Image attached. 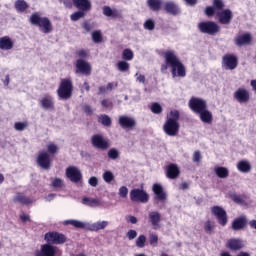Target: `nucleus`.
Wrapping results in <instances>:
<instances>
[{
	"label": "nucleus",
	"mask_w": 256,
	"mask_h": 256,
	"mask_svg": "<svg viewBox=\"0 0 256 256\" xmlns=\"http://www.w3.org/2000/svg\"><path fill=\"white\" fill-rule=\"evenodd\" d=\"M99 123H101L105 127H111V118L107 115H101L99 117Z\"/></svg>",
	"instance_id": "46"
},
{
	"label": "nucleus",
	"mask_w": 256,
	"mask_h": 256,
	"mask_svg": "<svg viewBox=\"0 0 256 256\" xmlns=\"http://www.w3.org/2000/svg\"><path fill=\"white\" fill-rule=\"evenodd\" d=\"M198 29L206 35H217L221 31V27L214 21H204L198 24Z\"/></svg>",
	"instance_id": "5"
},
{
	"label": "nucleus",
	"mask_w": 256,
	"mask_h": 256,
	"mask_svg": "<svg viewBox=\"0 0 256 256\" xmlns=\"http://www.w3.org/2000/svg\"><path fill=\"white\" fill-rule=\"evenodd\" d=\"M36 161L37 165H39L41 169H44L45 171H49V169H51L52 159L49 153H47V151H40L37 155Z\"/></svg>",
	"instance_id": "7"
},
{
	"label": "nucleus",
	"mask_w": 256,
	"mask_h": 256,
	"mask_svg": "<svg viewBox=\"0 0 256 256\" xmlns=\"http://www.w3.org/2000/svg\"><path fill=\"white\" fill-rule=\"evenodd\" d=\"M102 11H103V15H105V17H116L117 16V10H113L109 6H104L102 8Z\"/></svg>",
	"instance_id": "42"
},
{
	"label": "nucleus",
	"mask_w": 256,
	"mask_h": 256,
	"mask_svg": "<svg viewBox=\"0 0 256 256\" xmlns=\"http://www.w3.org/2000/svg\"><path fill=\"white\" fill-rule=\"evenodd\" d=\"M237 65H239V60L237 56L233 54H226L222 58V67L227 71H233V69H237Z\"/></svg>",
	"instance_id": "9"
},
{
	"label": "nucleus",
	"mask_w": 256,
	"mask_h": 256,
	"mask_svg": "<svg viewBox=\"0 0 256 256\" xmlns=\"http://www.w3.org/2000/svg\"><path fill=\"white\" fill-rule=\"evenodd\" d=\"M29 127V122L24 121V122H16L14 124V129L15 131H25Z\"/></svg>",
	"instance_id": "44"
},
{
	"label": "nucleus",
	"mask_w": 256,
	"mask_h": 256,
	"mask_svg": "<svg viewBox=\"0 0 256 256\" xmlns=\"http://www.w3.org/2000/svg\"><path fill=\"white\" fill-rule=\"evenodd\" d=\"M214 171L217 175V177H219V179H227L229 177V169L225 168V167H215Z\"/></svg>",
	"instance_id": "36"
},
{
	"label": "nucleus",
	"mask_w": 256,
	"mask_h": 256,
	"mask_svg": "<svg viewBox=\"0 0 256 256\" xmlns=\"http://www.w3.org/2000/svg\"><path fill=\"white\" fill-rule=\"evenodd\" d=\"M200 121L202 123H206V125H211L213 123V113L209 111L208 108L204 109V111L198 113Z\"/></svg>",
	"instance_id": "28"
},
{
	"label": "nucleus",
	"mask_w": 256,
	"mask_h": 256,
	"mask_svg": "<svg viewBox=\"0 0 256 256\" xmlns=\"http://www.w3.org/2000/svg\"><path fill=\"white\" fill-rule=\"evenodd\" d=\"M236 168L237 171H239V173H251V162H249L248 160H240L238 161V163L236 164Z\"/></svg>",
	"instance_id": "29"
},
{
	"label": "nucleus",
	"mask_w": 256,
	"mask_h": 256,
	"mask_svg": "<svg viewBox=\"0 0 256 256\" xmlns=\"http://www.w3.org/2000/svg\"><path fill=\"white\" fill-rule=\"evenodd\" d=\"M14 201H17L18 203H22V205H31L32 203H35V198H29L25 195L18 193L14 197Z\"/></svg>",
	"instance_id": "33"
},
{
	"label": "nucleus",
	"mask_w": 256,
	"mask_h": 256,
	"mask_svg": "<svg viewBox=\"0 0 256 256\" xmlns=\"http://www.w3.org/2000/svg\"><path fill=\"white\" fill-rule=\"evenodd\" d=\"M163 9L166 11V13H170V15H178V13H181L179 6L173 1L165 2Z\"/></svg>",
	"instance_id": "24"
},
{
	"label": "nucleus",
	"mask_w": 256,
	"mask_h": 256,
	"mask_svg": "<svg viewBox=\"0 0 256 256\" xmlns=\"http://www.w3.org/2000/svg\"><path fill=\"white\" fill-rule=\"evenodd\" d=\"M146 242H147V237H145V235H140L136 239V247H138L139 249H143V247H145Z\"/></svg>",
	"instance_id": "47"
},
{
	"label": "nucleus",
	"mask_w": 256,
	"mask_h": 256,
	"mask_svg": "<svg viewBox=\"0 0 256 256\" xmlns=\"http://www.w3.org/2000/svg\"><path fill=\"white\" fill-rule=\"evenodd\" d=\"M44 239L52 245H62L67 241V237L59 232H48L45 234Z\"/></svg>",
	"instance_id": "8"
},
{
	"label": "nucleus",
	"mask_w": 256,
	"mask_h": 256,
	"mask_svg": "<svg viewBox=\"0 0 256 256\" xmlns=\"http://www.w3.org/2000/svg\"><path fill=\"white\" fill-rule=\"evenodd\" d=\"M118 195L122 198L125 199L127 195H129V189L126 186H122L119 188Z\"/></svg>",
	"instance_id": "51"
},
{
	"label": "nucleus",
	"mask_w": 256,
	"mask_h": 256,
	"mask_svg": "<svg viewBox=\"0 0 256 256\" xmlns=\"http://www.w3.org/2000/svg\"><path fill=\"white\" fill-rule=\"evenodd\" d=\"M66 177L70 179L72 183H79L83 175L81 174V170H79L77 167L70 166L66 169Z\"/></svg>",
	"instance_id": "14"
},
{
	"label": "nucleus",
	"mask_w": 256,
	"mask_h": 256,
	"mask_svg": "<svg viewBox=\"0 0 256 256\" xmlns=\"http://www.w3.org/2000/svg\"><path fill=\"white\" fill-rule=\"evenodd\" d=\"M126 237H128L129 241H133V239L137 237V231L129 230L126 234Z\"/></svg>",
	"instance_id": "55"
},
{
	"label": "nucleus",
	"mask_w": 256,
	"mask_h": 256,
	"mask_svg": "<svg viewBox=\"0 0 256 256\" xmlns=\"http://www.w3.org/2000/svg\"><path fill=\"white\" fill-rule=\"evenodd\" d=\"M52 186L56 189L63 187V180H61L60 178H55L54 180H52Z\"/></svg>",
	"instance_id": "53"
},
{
	"label": "nucleus",
	"mask_w": 256,
	"mask_h": 256,
	"mask_svg": "<svg viewBox=\"0 0 256 256\" xmlns=\"http://www.w3.org/2000/svg\"><path fill=\"white\" fill-rule=\"evenodd\" d=\"M164 63L161 65L160 71L163 75H167L170 73L172 75V79H183V77H187V68L185 64L181 62L177 53L173 50H167L163 53Z\"/></svg>",
	"instance_id": "1"
},
{
	"label": "nucleus",
	"mask_w": 256,
	"mask_h": 256,
	"mask_svg": "<svg viewBox=\"0 0 256 256\" xmlns=\"http://www.w3.org/2000/svg\"><path fill=\"white\" fill-rule=\"evenodd\" d=\"M159 241V236L157 234H150V244L153 245Z\"/></svg>",
	"instance_id": "60"
},
{
	"label": "nucleus",
	"mask_w": 256,
	"mask_h": 256,
	"mask_svg": "<svg viewBox=\"0 0 256 256\" xmlns=\"http://www.w3.org/2000/svg\"><path fill=\"white\" fill-rule=\"evenodd\" d=\"M246 223H247V219L245 217L242 216L240 218H237L232 223V229L234 231H239L243 229V227H245Z\"/></svg>",
	"instance_id": "35"
},
{
	"label": "nucleus",
	"mask_w": 256,
	"mask_h": 256,
	"mask_svg": "<svg viewBox=\"0 0 256 256\" xmlns=\"http://www.w3.org/2000/svg\"><path fill=\"white\" fill-rule=\"evenodd\" d=\"M20 219L23 221V223H27V221H29V214H22Z\"/></svg>",
	"instance_id": "64"
},
{
	"label": "nucleus",
	"mask_w": 256,
	"mask_h": 256,
	"mask_svg": "<svg viewBox=\"0 0 256 256\" xmlns=\"http://www.w3.org/2000/svg\"><path fill=\"white\" fill-rule=\"evenodd\" d=\"M30 23L37 25L42 33H51L53 31V25L47 17H41L38 13H34L30 16Z\"/></svg>",
	"instance_id": "3"
},
{
	"label": "nucleus",
	"mask_w": 256,
	"mask_h": 256,
	"mask_svg": "<svg viewBox=\"0 0 256 256\" xmlns=\"http://www.w3.org/2000/svg\"><path fill=\"white\" fill-rule=\"evenodd\" d=\"M126 220H127L129 223H132V225L137 224V217H135V216H127V217H126Z\"/></svg>",
	"instance_id": "61"
},
{
	"label": "nucleus",
	"mask_w": 256,
	"mask_h": 256,
	"mask_svg": "<svg viewBox=\"0 0 256 256\" xmlns=\"http://www.w3.org/2000/svg\"><path fill=\"white\" fill-rule=\"evenodd\" d=\"M192 160L194 163H199L201 161V152L195 151Z\"/></svg>",
	"instance_id": "57"
},
{
	"label": "nucleus",
	"mask_w": 256,
	"mask_h": 256,
	"mask_svg": "<svg viewBox=\"0 0 256 256\" xmlns=\"http://www.w3.org/2000/svg\"><path fill=\"white\" fill-rule=\"evenodd\" d=\"M251 41H252V38H251V34L249 33L238 35L234 39V42L238 47H243V45H249Z\"/></svg>",
	"instance_id": "26"
},
{
	"label": "nucleus",
	"mask_w": 256,
	"mask_h": 256,
	"mask_svg": "<svg viewBox=\"0 0 256 256\" xmlns=\"http://www.w3.org/2000/svg\"><path fill=\"white\" fill-rule=\"evenodd\" d=\"M39 103L44 111H53L55 109V98L49 94L42 96Z\"/></svg>",
	"instance_id": "15"
},
{
	"label": "nucleus",
	"mask_w": 256,
	"mask_h": 256,
	"mask_svg": "<svg viewBox=\"0 0 256 256\" xmlns=\"http://www.w3.org/2000/svg\"><path fill=\"white\" fill-rule=\"evenodd\" d=\"M227 247L231 251H239V249H243V247H245V244L242 240L233 238L228 240Z\"/></svg>",
	"instance_id": "30"
},
{
	"label": "nucleus",
	"mask_w": 256,
	"mask_h": 256,
	"mask_svg": "<svg viewBox=\"0 0 256 256\" xmlns=\"http://www.w3.org/2000/svg\"><path fill=\"white\" fill-rule=\"evenodd\" d=\"M57 255V247L51 244H43L40 250L35 252V256H55Z\"/></svg>",
	"instance_id": "16"
},
{
	"label": "nucleus",
	"mask_w": 256,
	"mask_h": 256,
	"mask_svg": "<svg viewBox=\"0 0 256 256\" xmlns=\"http://www.w3.org/2000/svg\"><path fill=\"white\" fill-rule=\"evenodd\" d=\"M92 41L94 43H102L103 42V33L100 30H95L91 34Z\"/></svg>",
	"instance_id": "40"
},
{
	"label": "nucleus",
	"mask_w": 256,
	"mask_h": 256,
	"mask_svg": "<svg viewBox=\"0 0 256 256\" xmlns=\"http://www.w3.org/2000/svg\"><path fill=\"white\" fill-rule=\"evenodd\" d=\"M46 153L51 157V155H56V153H59V146L53 142H50L46 145Z\"/></svg>",
	"instance_id": "37"
},
{
	"label": "nucleus",
	"mask_w": 256,
	"mask_h": 256,
	"mask_svg": "<svg viewBox=\"0 0 256 256\" xmlns=\"http://www.w3.org/2000/svg\"><path fill=\"white\" fill-rule=\"evenodd\" d=\"M204 229H205V231H207V233H211V231H213V222H211L210 220H208V221L204 224Z\"/></svg>",
	"instance_id": "56"
},
{
	"label": "nucleus",
	"mask_w": 256,
	"mask_h": 256,
	"mask_svg": "<svg viewBox=\"0 0 256 256\" xmlns=\"http://www.w3.org/2000/svg\"><path fill=\"white\" fill-rule=\"evenodd\" d=\"M72 3L80 9V11H89L91 9V2L89 0H72Z\"/></svg>",
	"instance_id": "32"
},
{
	"label": "nucleus",
	"mask_w": 256,
	"mask_h": 256,
	"mask_svg": "<svg viewBox=\"0 0 256 256\" xmlns=\"http://www.w3.org/2000/svg\"><path fill=\"white\" fill-rule=\"evenodd\" d=\"M179 117V111L177 110H171L167 115L166 122L163 126V131L169 137H175L177 136V133H179Z\"/></svg>",
	"instance_id": "2"
},
{
	"label": "nucleus",
	"mask_w": 256,
	"mask_h": 256,
	"mask_svg": "<svg viewBox=\"0 0 256 256\" xmlns=\"http://www.w3.org/2000/svg\"><path fill=\"white\" fill-rule=\"evenodd\" d=\"M91 141L93 147H96V149H101L102 151H105V149H109V141H107L99 134L92 136Z\"/></svg>",
	"instance_id": "17"
},
{
	"label": "nucleus",
	"mask_w": 256,
	"mask_h": 256,
	"mask_svg": "<svg viewBox=\"0 0 256 256\" xmlns=\"http://www.w3.org/2000/svg\"><path fill=\"white\" fill-rule=\"evenodd\" d=\"M135 77H136L137 83H143V84H145V75L136 73V74H135Z\"/></svg>",
	"instance_id": "58"
},
{
	"label": "nucleus",
	"mask_w": 256,
	"mask_h": 256,
	"mask_svg": "<svg viewBox=\"0 0 256 256\" xmlns=\"http://www.w3.org/2000/svg\"><path fill=\"white\" fill-rule=\"evenodd\" d=\"M82 17H85V12L83 10L77 11L73 13L70 16L71 21H79V19H82Z\"/></svg>",
	"instance_id": "49"
},
{
	"label": "nucleus",
	"mask_w": 256,
	"mask_h": 256,
	"mask_svg": "<svg viewBox=\"0 0 256 256\" xmlns=\"http://www.w3.org/2000/svg\"><path fill=\"white\" fill-rule=\"evenodd\" d=\"M148 223L155 231L161 229V213L153 210L148 212Z\"/></svg>",
	"instance_id": "11"
},
{
	"label": "nucleus",
	"mask_w": 256,
	"mask_h": 256,
	"mask_svg": "<svg viewBox=\"0 0 256 256\" xmlns=\"http://www.w3.org/2000/svg\"><path fill=\"white\" fill-rule=\"evenodd\" d=\"M78 57H80V59H86V57H89V52H87V50H79Z\"/></svg>",
	"instance_id": "59"
},
{
	"label": "nucleus",
	"mask_w": 256,
	"mask_h": 256,
	"mask_svg": "<svg viewBox=\"0 0 256 256\" xmlns=\"http://www.w3.org/2000/svg\"><path fill=\"white\" fill-rule=\"evenodd\" d=\"M144 29L147 31H153L155 29V21L148 19L144 22Z\"/></svg>",
	"instance_id": "50"
},
{
	"label": "nucleus",
	"mask_w": 256,
	"mask_h": 256,
	"mask_svg": "<svg viewBox=\"0 0 256 256\" xmlns=\"http://www.w3.org/2000/svg\"><path fill=\"white\" fill-rule=\"evenodd\" d=\"M225 7V3L223 0H213L212 6H208L205 8V15L207 17H213L216 13H219L221 9Z\"/></svg>",
	"instance_id": "12"
},
{
	"label": "nucleus",
	"mask_w": 256,
	"mask_h": 256,
	"mask_svg": "<svg viewBox=\"0 0 256 256\" xmlns=\"http://www.w3.org/2000/svg\"><path fill=\"white\" fill-rule=\"evenodd\" d=\"M131 201H139L140 203H147L149 201V194L141 189H133L130 192Z\"/></svg>",
	"instance_id": "13"
},
{
	"label": "nucleus",
	"mask_w": 256,
	"mask_h": 256,
	"mask_svg": "<svg viewBox=\"0 0 256 256\" xmlns=\"http://www.w3.org/2000/svg\"><path fill=\"white\" fill-rule=\"evenodd\" d=\"M60 3H63L65 7H68V9H71L73 7V4L71 3V0H59Z\"/></svg>",
	"instance_id": "62"
},
{
	"label": "nucleus",
	"mask_w": 256,
	"mask_h": 256,
	"mask_svg": "<svg viewBox=\"0 0 256 256\" xmlns=\"http://www.w3.org/2000/svg\"><path fill=\"white\" fill-rule=\"evenodd\" d=\"M109 226V221L103 220V221H97L94 223H88V231H101L103 229H107Z\"/></svg>",
	"instance_id": "25"
},
{
	"label": "nucleus",
	"mask_w": 256,
	"mask_h": 256,
	"mask_svg": "<svg viewBox=\"0 0 256 256\" xmlns=\"http://www.w3.org/2000/svg\"><path fill=\"white\" fill-rule=\"evenodd\" d=\"M148 5L152 11H159L161 9V0H148Z\"/></svg>",
	"instance_id": "41"
},
{
	"label": "nucleus",
	"mask_w": 256,
	"mask_h": 256,
	"mask_svg": "<svg viewBox=\"0 0 256 256\" xmlns=\"http://www.w3.org/2000/svg\"><path fill=\"white\" fill-rule=\"evenodd\" d=\"M15 46V42L9 36H3L0 38V49L2 51H11Z\"/></svg>",
	"instance_id": "23"
},
{
	"label": "nucleus",
	"mask_w": 256,
	"mask_h": 256,
	"mask_svg": "<svg viewBox=\"0 0 256 256\" xmlns=\"http://www.w3.org/2000/svg\"><path fill=\"white\" fill-rule=\"evenodd\" d=\"M28 8H29V5L25 0H17L15 2V9L20 13H23V11L27 10Z\"/></svg>",
	"instance_id": "38"
},
{
	"label": "nucleus",
	"mask_w": 256,
	"mask_h": 256,
	"mask_svg": "<svg viewBox=\"0 0 256 256\" xmlns=\"http://www.w3.org/2000/svg\"><path fill=\"white\" fill-rule=\"evenodd\" d=\"M91 71H93V67L89 62L83 59H78L76 61V73L89 77V75H91Z\"/></svg>",
	"instance_id": "10"
},
{
	"label": "nucleus",
	"mask_w": 256,
	"mask_h": 256,
	"mask_svg": "<svg viewBox=\"0 0 256 256\" xmlns=\"http://www.w3.org/2000/svg\"><path fill=\"white\" fill-rule=\"evenodd\" d=\"M82 205H87V207H100L101 200L97 198L84 197L82 198Z\"/></svg>",
	"instance_id": "34"
},
{
	"label": "nucleus",
	"mask_w": 256,
	"mask_h": 256,
	"mask_svg": "<svg viewBox=\"0 0 256 256\" xmlns=\"http://www.w3.org/2000/svg\"><path fill=\"white\" fill-rule=\"evenodd\" d=\"M118 122L123 129H133L137 125V120L127 115L120 116Z\"/></svg>",
	"instance_id": "18"
},
{
	"label": "nucleus",
	"mask_w": 256,
	"mask_h": 256,
	"mask_svg": "<svg viewBox=\"0 0 256 256\" xmlns=\"http://www.w3.org/2000/svg\"><path fill=\"white\" fill-rule=\"evenodd\" d=\"M102 179L105 183H111L112 181H115V174L109 170H105L102 174Z\"/></svg>",
	"instance_id": "39"
},
{
	"label": "nucleus",
	"mask_w": 256,
	"mask_h": 256,
	"mask_svg": "<svg viewBox=\"0 0 256 256\" xmlns=\"http://www.w3.org/2000/svg\"><path fill=\"white\" fill-rule=\"evenodd\" d=\"M63 225H72V227H75L76 229H87L88 230V222H83L81 220H75V219H70V220H65L62 222Z\"/></svg>",
	"instance_id": "27"
},
{
	"label": "nucleus",
	"mask_w": 256,
	"mask_h": 256,
	"mask_svg": "<svg viewBox=\"0 0 256 256\" xmlns=\"http://www.w3.org/2000/svg\"><path fill=\"white\" fill-rule=\"evenodd\" d=\"M134 54L131 49H125L122 53L124 61H133Z\"/></svg>",
	"instance_id": "45"
},
{
	"label": "nucleus",
	"mask_w": 256,
	"mask_h": 256,
	"mask_svg": "<svg viewBox=\"0 0 256 256\" xmlns=\"http://www.w3.org/2000/svg\"><path fill=\"white\" fill-rule=\"evenodd\" d=\"M212 214L217 217L220 225H227V213L219 206L212 207Z\"/></svg>",
	"instance_id": "20"
},
{
	"label": "nucleus",
	"mask_w": 256,
	"mask_h": 256,
	"mask_svg": "<svg viewBox=\"0 0 256 256\" xmlns=\"http://www.w3.org/2000/svg\"><path fill=\"white\" fill-rule=\"evenodd\" d=\"M219 22L222 25H229L231 23V19H233V12H231V10L229 9H225L223 11H220L218 13H216Z\"/></svg>",
	"instance_id": "21"
},
{
	"label": "nucleus",
	"mask_w": 256,
	"mask_h": 256,
	"mask_svg": "<svg viewBox=\"0 0 256 256\" xmlns=\"http://www.w3.org/2000/svg\"><path fill=\"white\" fill-rule=\"evenodd\" d=\"M108 157L109 159H118L119 158V151H117V149L112 148L108 151Z\"/></svg>",
	"instance_id": "52"
},
{
	"label": "nucleus",
	"mask_w": 256,
	"mask_h": 256,
	"mask_svg": "<svg viewBox=\"0 0 256 256\" xmlns=\"http://www.w3.org/2000/svg\"><path fill=\"white\" fill-rule=\"evenodd\" d=\"M116 65H117L118 71H121L122 73H125L130 69V65L126 61H119Z\"/></svg>",
	"instance_id": "43"
},
{
	"label": "nucleus",
	"mask_w": 256,
	"mask_h": 256,
	"mask_svg": "<svg viewBox=\"0 0 256 256\" xmlns=\"http://www.w3.org/2000/svg\"><path fill=\"white\" fill-rule=\"evenodd\" d=\"M57 93L60 99H70L73 93V82H71L70 79H63L60 83Z\"/></svg>",
	"instance_id": "4"
},
{
	"label": "nucleus",
	"mask_w": 256,
	"mask_h": 256,
	"mask_svg": "<svg viewBox=\"0 0 256 256\" xmlns=\"http://www.w3.org/2000/svg\"><path fill=\"white\" fill-rule=\"evenodd\" d=\"M234 99L238 101V103H247L249 102V91L245 88H239L234 92Z\"/></svg>",
	"instance_id": "22"
},
{
	"label": "nucleus",
	"mask_w": 256,
	"mask_h": 256,
	"mask_svg": "<svg viewBox=\"0 0 256 256\" xmlns=\"http://www.w3.org/2000/svg\"><path fill=\"white\" fill-rule=\"evenodd\" d=\"M88 183L91 187H97V185H99V180L97 179V177L92 176L89 178Z\"/></svg>",
	"instance_id": "54"
},
{
	"label": "nucleus",
	"mask_w": 256,
	"mask_h": 256,
	"mask_svg": "<svg viewBox=\"0 0 256 256\" xmlns=\"http://www.w3.org/2000/svg\"><path fill=\"white\" fill-rule=\"evenodd\" d=\"M179 166L177 164H170L167 166V177L169 179H177L179 177Z\"/></svg>",
	"instance_id": "31"
},
{
	"label": "nucleus",
	"mask_w": 256,
	"mask_h": 256,
	"mask_svg": "<svg viewBox=\"0 0 256 256\" xmlns=\"http://www.w3.org/2000/svg\"><path fill=\"white\" fill-rule=\"evenodd\" d=\"M188 105L193 113L199 115L200 112L204 111L207 108V101L203 98L193 97L190 99Z\"/></svg>",
	"instance_id": "6"
},
{
	"label": "nucleus",
	"mask_w": 256,
	"mask_h": 256,
	"mask_svg": "<svg viewBox=\"0 0 256 256\" xmlns=\"http://www.w3.org/2000/svg\"><path fill=\"white\" fill-rule=\"evenodd\" d=\"M152 191L155 195L156 201H160L161 203H165V201H167V193L163 190V186L161 184H154L152 186Z\"/></svg>",
	"instance_id": "19"
},
{
	"label": "nucleus",
	"mask_w": 256,
	"mask_h": 256,
	"mask_svg": "<svg viewBox=\"0 0 256 256\" xmlns=\"http://www.w3.org/2000/svg\"><path fill=\"white\" fill-rule=\"evenodd\" d=\"M151 111L155 115H160V113H163V107L159 103H153L151 106Z\"/></svg>",
	"instance_id": "48"
},
{
	"label": "nucleus",
	"mask_w": 256,
	"mask_h": 256,
	"mask_svg": "<svg viewBox=\"0 0 256 256\" xmlns=\"http://www.w3.org/2000/svg\"><path fill=\"white\" fill-rule=\"evenodd\" d=\"M83 111L84 113H88V115H91V113H93V109L91 108V106L85 105L83 107Z\"/></svg>",
	"instance_id": "63"
}]
</instances>
